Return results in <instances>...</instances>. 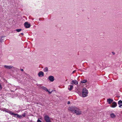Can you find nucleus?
Wrapping results in <instances>:
<instances>
[{
	"label": "nucleus",
	"mask_w": 122,
	"mask_h": 122,
	"mask_svg": "<svg viewBox=\"0 0 122 122\" xmlns=\"http://www.w3.org/2000/svg\"><path fill=\"white\" fill-rule=\"evenodd\" d=\"M68 110L73 113L76 114L77 115H79L81 114V112L78 108L75 107H69Z\"/></svg>",
	"instance_id": "1"
},
{
	"label": "nucleus",
	"mask_w": 122,
	"mask_h": 122,
	"mask_svg": "<svg viewBox=\"0 0 122 122\" xmlns=\"http://www.w3.org/2000/svg\"><path fill=\"white\" fill-rule=\"evenodd\" d=\"M88 93V90L86 88H83L82 91V94H81L80 96L83 97H85L87 96Z\"/></svg>",
	"instance_id": "2"
},
{
	"label": "nucleus",
	"mask_w": 122,
	"mask_h": 122,
	"mask_svg": "<svg viewBox=\"0 0 122 122\" xmlns=\"http://www.w3.org/2000/svg\"><path fill=\"white\" fill-rule=\"evenodd\" d=\"M44 119L46 122H51L49 117L47 115H46L44 117Z\"/></svg>",
	"instance_id": "3"
},
{
	"label": "nucleus",
	"mask_w": 122,
	"mask_h": 122,
	"mask_svg": "<svg viewBox=\"0 0 122 122\" xmlns=\"http://www.w3.org/2000/svg\"><path fill=\"white\" fill-rule=\"evenodd\" d=\"M3 111L5 112H6L10 114L11 115H13V112L10 110H8L6 108H4L3 109Z\"/></svg>",
	"instance_id": "4"
},
{
	"label": "nucleus",
	"mask_w": 122,
	"mask_h": 122,
	"mask_svg": "<svg viewBox=\"0 0 122 122\" xmlns=\"http://www.w3.org/2000/svg\"><path fill=\"white\" fill-rule=\"evenodd\" d=\"M14 115L15 117H17L19 118H22V116L21 115H19L17 114L13 113V115Z\"/></svg>",
	"instance_id": "5"
},
{
	"label": "nucleus",
	"mask_w": 122,
	"mask_h": 122,
	"mask_svg": "<svg viewBox=\"0 0 122 122\" xmlns=\"http://www.w3.org/2000/svg\"><path fill=\"white\" fill-rule=\"evenodd\" d=\"M117 106V104L116 102H113L112 103V104L111 105L110 107L112 108H115Z\"/></svg>",
	"instance_id": "6"
},
{
	"label": "nucleus",
	"mask_w": 122,
	"mask_h": 122,
	"mask_svg": "<svg viewBox=\"0 0 122 122\" xmlns=\"http://www.w3.org/2000/svg\"><path fill=\"white\" fill-rule=\"evenodd\" d=\"M4 67L6 68L7 69H10L11 68L14 69V67L11 66L4 65Z\"/></svg>",
	"instance_id": "7"
},
{
	"label": "nucleus",
	"mask_w": 122,
	"mask_h": 122,
	"mask_svg": "<svg viewBox=\"0 0 122 122\" xmlns=\"http://www.w3.org/2000/svg\"><path fill=\"white\" fill-rule=\"evenodd\" d=\"M38 75L39 77H42L44 76V73L43 71H40L38 73Z\"/></svg>",
	"instance_id": "8"
},
{
	"label": "nucleus",
	"mask_w": 122,
	"mask_h": 122,
	"mask_svg": "<svg viewBox=\"0 0 122 122\" xmlns=\"http://www.w3.org/2000/svg\"><path fill=\"white\" fill-rule=\"evenodd\" d=\"M24 25L26 28H29L30 27V25L29 24H28V22H25L24 24Z\"/></svg>",
	"instance_id": "9"
},
{
	"label": "nucleus",
	"mask_w": 122,
	"mask_h": 122,
	"mask_svg": "<svg viewBox=\"0 0 122 122\" xmlns=\"http://www.w3.org/2000/svg\"><path fill=\"white\" fill-rule=\"evenodd\" d=\"M48 79L51 82H53L54 80V77L51 76H50L48 77Z\"/></svg>",
	"instance_id": "10"
},
{
	"label": "nucleus",
	"mask_w": 122,
	"mask_h": 122,
	"mask_svg": "<svg viewBox=\"0 0 122 122\" xmlns=\"http://www.w3.org/2000/svg\"><path fill=\"white\" fill-rule=\"evenodd\" d=\"M78 83V82L76 80H72L71 82V84H75V85L77 84Z\"/></svg>",
	"instance_id": "11"
},
{
	"label": "nucleus",
	"mask_w": 122,
	"mask_h": 122,
	"mask_svg": "<svg viewBox=\"0 0 122 122\" xmlns=\"http://www.w3.org/2000/svg\"><path fill=\"white\" fill-rule=\"evenodd\" d=\"M113 100L109 98L107 100V102L109 104H111L112 102H113Z\"/></svg>",
	"instance_id": "12"
},
{
	"label": "nucleus",
	"mask_w": 122,
	"mask_h": 122,
	"mask_svg": "<svg viewBox=\"0 0 122 122\" xmlns=\"http://www.w3.org/2000/svg\"><path fill=\"white\" fill-rule=\"evenodd\" d=\"M118 104L119 105V107L121 108L122 106V101L120 100L118 102Z\"/></svg>",
	"instance_id": "13"
},
{
	"label": "nucleus",
	"mask_w": 122,
	"mask_h": 122,
	"mask_svg": "<svg viewBox=\"0 0 122 122\" xmlns=\"http://www.w3.org/2000/svg\"><path fill=\"white\" fill-rule=\"evenodd\" d=\"M73 86L72 85H69V86H68V89L70 91H71L72 89H73Z\"/></svg>",
	"instance_id": "14"
},
{
	"label": "nucleus",
	"mask_w": 122,
	"mask_h": 122,
	"mask_svg": "<svg viewBox=\"0 0 122 122\" xmlns=\"http://www.w3.org/2000/svg\"><path fill=\"white\" fill-rule=\"evenodd\" d=\"M41 88L42 89H43L44 90L48 92V90L45 87L43 86H41Z\"/></svg>",
	"instance_id": "15"
},
{
	"label": "nucleus",
	"mask_w": 122,
	"mask_h": 122,
	"mask_svg": "<svg viewBox=\"0 0 122 122\" xmlns=\"http://www.w3.org/2000/svg\"><path fill=\"white\" fill-rule=\"evenodd\" d=\"M110 115L111 117L112 118H114L116 117V116L113 113L111 114Z\"/></svg>",
	"instance_id": "16"
},
{
	"label": "nucleus",
	"mask_w": 122,
	"mask_h": 122,
	"mask_svg": "<svg viewBox=\"0 0 122 122\" xmlns=\"http://www.w3.org/2000/svg\"><path fill=\"white\" fill-rule=\"evenodd\" d=\"M44 71L45 72L48 71V69L47 67H45L43 69Z\"/></svg>",
	"instance_id": "17"
},
{
	"label": "nucleus",
	"mask_w": 122,
	"mask_h": 122,
	"mask_svg": "<svg viewBox=\"0 0 122 122\" xmlns=\"http://www.w3.org/2000/svg\"><path fill=\"white\" fill-rule=\"evenodd\" d=\"M87 81V80H84L81 81V82L83 83H84L86 82Z\"/></svg>",
	"instance_id": "18"
},
{
	"label": "nucleus",
	"mask_w": 122,
	"mask_h": 122,
	"mask_svg": "<svg viewBox=\"0 0 122 122\" xmlns=\"http://www.w3.org/2000/svg\"><path fill=\"white\" fill-rule=\"evenodd\" d=\"M16 30L17 32H19L21 30V29H16Z\"/></svg>",
	"instance_id": "19"
},
{
	"label": "nucleus",
	"mask_w": 122,
	"mask_h": 122,
	"mask_svg": "<svg viewBox=\"0 0 122 122\" xmlns=\"http://www.w3.org/2000/svg\"><path fill=\"white\" fill-rule=\"evenodd\" d=\"M25 113H23L22 114L21 116H22V117H25Z\"/></svg>",
	"instance_id": "20"
},
{
	"label": "nucleus",
	"mask_w": 122,
	"mask_h": 122,
	"mask_svg": "<svg viewBox=\"0 0 122 122\" xmlns=\"http://www.w3.org/2000/svg\"><path fill=\"white\" fill-rule=\"evenodd\" d=\"M2 88V86L1 84L0 83V89H1Z\"/></svg>",
	"instance_id": "21"
},
{
	"label": "nucleus",
	"mask_w": 122,
	"mask_h": 122,
	"mask_svg": "<svg viewBox=\"0 0 122 122\" xmlns=\"http://www.w3.org/2000/svg\"><path fill=\"white\" fill-rule=\"evenodd\" d=\"M37 122H41V121L40 120L38 119L37 121Z\"/></svg>",
	"instance_id": "22"
},
{
	"label": "nucleus",
	"mask_w": 122,
	"mask_h": 122,
	"mask_svg": "<svg viewBox=\"0 0 122 122\" xmlns=\"http://www.w3.org/2000/svg\"><path fill=\"white\" fill-rule=\"evenodd\" d=\"M78 94L80 96V95H81V92H78Z\"/></svg>",
	"instance_id": "23"
},
{
	"label": "nucleus",
	"mask_w": 122,
	"mask_h": 122,
	"mask_svg": "<svg viewBox=\"0 0 122 122\" xmlns=\"http://www.w3.org/2000/svg\"><path fill=\"white\" fill-rule=\"evenodd\" d=\"M76 71V70H74V71H73L72 72V74H73V73H74L75 72V71Z\"/></svg>",
	"instance_id": "24"
},
{
	"label": "nucleus",
	"mask_w": 122,
	"mask_h": 122,
	"mask_svg": "<svg viewBox=\"0 0 122 122\" xmlns=\"http://www.w3.org/2000/svg\"><path fill=\"white\" fill-rule=\"evenodd\" d=\"M70 104V102L69 101H68L67 102V104Z\"/></svg>",
	"instance_id": "25"
},
{
	"label": "nucleus",
	"mask_w": 122,
	"mask_h": 122,
	"mask_svg": "<svg viewBox=\"0 0 122 122\" xmlns=\"http://www.w3.org/2000/svg\"><path fill=\"white\" fill-rule=\"evenodd\" d=\"M52 92V91L51 92H50L49 91H48V92H49V94H51Z\"/></svg>",
	"instance_id": "26"
},
{
	"label": "nucleus",
	"mask_w": 122,
	"mask_h": 122,
	"mask_svg": "<svg viewBox=\"0 0 122 122\" xmlns=\"http://www.w3.org/2000/svg\"><path fill=\"white\" fill-rule=\"evenodd\" d=\"M20 70L21 71H23V69H20Z\"/></svg>",
	"instance_id": "27"
},
{
	"label": "nucleus",
	"mask_w": 122,
	"mask_h": 122,
	"mask_svg": "<svg viewBox=\"0 0 122 122\" xmlns=\"http://www.w3.org/2000/svg\"><path fill=\"white\" fill-rule=\"evenodd\" d=\"M112 53L113 55H114L115 54V53L114 52H112Z\"/></svg>",
	"instance_id": "28"
},
{
	"label": "nucleus",
	"mask_w": 122,
	"mask_h": 122,
	"mask_svg": "<svg viewBox=\"0 0 122 122\" xmlns=\"http://www.w3.org/2000/svg\"><path fill=\"white\" fill-rule=\"evenodd\" d=\"M21 34L22 35H23V33H21Z\"/></svg>",
	"instance_id": "29"
}]
</instances>
